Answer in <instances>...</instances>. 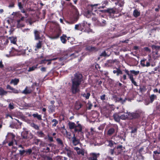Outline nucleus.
I'll use <instances>...</instances> for the list:
<instances>
[{"label": "nucleus", "instance_id": "f257e3e1", "mask_svg": "<svg viewBox=\"0 0 160 160\" xmlns=\"http://www.w3.org/2000/svg\"><path fill=\"white\" fill-rule=\"evenodd\" d=\"M82 81L83 76L82 74L77 72L74 74V78L72 80V84L71 88L73 94H75L79 92V86Z\"/></svg>", "mask_w": 160, "mask_h": 160}, {"label": "nucleus", "instance_id": "f03ea898", "mask_svg": "<svg viewBox=\"0 0 160 160\" xmlns=\"http://www.w3.org/2000/svg\"><path fill=\"white\" fill-rule=\"evenodd\" d=\"M126 74H123L122 76L121 77V78L123 80H125L127 79V75L128 77L131 82L135 86H138L137 82L135 81L133 77L137 76L140 73L139 71H135V70H130V71L126 69L123 70Z\"/></svg>", "mask_w": 160, "mask_h": 160}, {"label": "nucleus", "instance_id": "7ed1b4c3", "mask_svg": "<svg viewBox=\"0 0 160 160\" xmlns=\"http://www.w3.org/2000/svg\"><path fill=\"white\" fill-rule=\"evenodd\" d=\"M91 24L88 23L85 21H83L82 23L78 24H76L74 28L76 30L80 31L82 32H85L88 28L90 27Z\"/></svg>", "mask_w": 160, "mask_h": 160}, {"label": "nucleus", "instance_id": "20e7f679", "mask_svg": "<svg viewBox=\"0 0 160 160\" xmlns=\"http://www.w3.org/2000/svg\"><path fill=\"white\" fill-rule=\"evenodd\" d=\"M79 55L78 52V51H75L74 52L70 51H68L67 53L64 54V55L59 58L60 61H64L67 58L70 57L71 59H73L76 58Z\"/></svg>", "mask_w": 160, "mask_h": 160}, {"label": "nucleus", "instance_id": "39448f33", "mask_svg": "<svg viewBox=\"0 0 160 160\" xmlns=\"http://www.w3.org/2000/svg\"><path fill=\"white\" fill-rule=\"evenodd\" d=\"M78 14L79 13L78 11L76 10L75 12V15L70 16L69 17L68 20H65V22L66 23L69 24H74L77 22L78 19Z\"/></svg>", "mask_w": 160, "mask_h": 160}, {"label": "nucleus", "instance_id": "423d86ee", "mask_svg": "<svg viewBox=\"0 0 160 160\" xmlns=\"http://www.w3.org/2000/svg\"><path fill=\"white\" fill-rule=\"evenodd\" d=\"M100 5V4L89 5L87 7V9H88L92 12H96L98 13L100 12H102L101 10L97 9V8H100L99 7H98V6Z\"/></svg>", "mask_w": 160, "mask_h": 160}, {"label": "nucleus", "instance_id": "0eeeda50", "mask_svg": "<svg viewBox=\"0 0 160 160\" xmlns=\"http://www.w3.org/2000/svg\"><path fill=\"white\" fill-rule=\"evenodd\" d=\"M117 32L115 34L113 38H117L121 36L126 34V32L122 30V27L120 26L119 28L117 29Z\"/></svg>", "mask_w": 160, "mask_h": 160}, {"label": "nucleus", "instance_id": "6e6552de", "mask_svg": "<svg viewBox=\"0 0 160 160\" xmlns=\"http://www.w3.org/2000/svg\"><path fill=\"white\" fill-rule=\"evenodd\" d=\"M140 114L137 112H129V119H138L140 117Z\"/></svg>", "mask_w": 160, "mask_h": 160}, {"label": "nucleus", "instance_id": "1a4fd4ad", "mask_svg": "<svg viewBox=\"0 0 160 160\" xmlns=\"http://www.w3.org/2000/svg\"><path fill=\"white\" fill-rule=\"evenodd\" d=\"M101 11L103 13H108L110 15L116 13V8H108L107 9L102 10Z\"/></svg>", "mask_w": 160, "mask_h": 160}, {"label": "nucleus", "instance_id": "9d476101", "mask_svg": "<svg viewBox=\"0 0 160 160\" xmlns=\"http://www.w3.org/2000/svg\"><path fill=\"white\" fill-rule=\"evenodd\" d=\"M56 33L53 34L49 37L50 39H56L59 38L61 34V31L60 29L58 28L57 31H55Z\"/></svg>", "mask_w": 160, "mask_h": 160}, {"label": "nucleus", "instance_id": "9b49d317", "mask_svg": "<svg viewBox=\"0 0 160 160\" xmlns=\"http://www.w3.org/2000/svg\"><path fill=\"white\" fill-rule=\"evenodd\" d=\"M9 53L11 56L20 55L21 54V52L19 50L13 47L12 48L11 50L9 51Z\"/></svg>", "mask_w": 160, "mask_h": 160}, {"label": "nucleus", "instance_id": "f8f14e48", "mask_svg": "<svg viewBox=\"0 0 160 160\" xmlns=\"http://www.w3.org/2000/svg\"><path fill=\"white\" fill-rule=\"evenodd\" d=\"M85 49L90 52H95L98 50V48L95 47L87 45Z\"/></svg>", "mask_w": 160, "mask_h": 160}, {"label": "nucleus", "instance_id": "ddd939ff", "mask_svg": "<svg viewBox=\"0 0 160 160\" xmlns=\"http://www.w3.org/2000/svg\"><path fill=\"white\" fill-rule=\"evenodd\" d=\"M118 128V126L117 125H114L113 127H110L108 131L107 134L109 136H111L114 133L115 129Z\"/></svg>", "mask_w": 160, "mask_h": 160}, {"label": "nucleus", "instance_id": "4468645a", "mask_svg": "<svg viewBox=\"0 0 160 160\" xmlns=\"http://www.w3.org/2000/svg\"><path fill=\"white\" fill-rule=\"evenodd\" d=\"M82 127L80 123H78L76 125L74 129V131L75 132H78V133L80 132L82 134H83V132H82Z\"/></svg>", "mask_w": 160, "mask_h": 160}, {"label": "nucleus", "instance_id": "2eb2a0df", "mask_svg": "<svg viewBox=\"0 0 160 160\" xmlns=\"http://www.w3.org/2000/svg\"><path fill=\"white\" fill-rule=\"evenodd\" d=\"M34 34L35 38L36 40H38L40 39V36H43L42 32L41 31H38L37 30H35L34 31Z\"/></svg>", "mask_w": 160, "mask_h": 160}, {"label": "nucleus", "instance_id": "dca6fc26", "mask_svg": "<svg viewBox=\"0 0 160 160\" xmlns=\"http://www.w3.org/2000/svg\"><path fill=\"white\" fill-rule=\"evenodd\" d=\"M74 149L77 152L78 155H81L82 156H84L85 150L83 148H80L78 147H75Z\"/></svg>", "mask_w": 160, "mask_h": 160}, {"label": "nucleus", "instance_id": "f3484780", "mask_svg": "<svg viewBox=\"0 0 160 160\" xmlns=\"http://www.w3.org/2000/svg\"><path fill=\"white\" fill-rule=\"evenodd\" d=\"M99 155V153H91L90 154V157H89L88 159L89 160H98L97 158Z\"/></svg>", "mask_w": 160, "mask_h": 160}, {"label": "nucleus", "instance_id": "a211bd4d", "mask_svg": "<svg viewBox=\"0 0 160 160\" xmlns=\"http://www.w3.org/2000/svg\"><path fill=\"white\" fill-rule=\"evenodd\" d=\"M24 19V17H22L20 19L17 20V26L19 27H22L24 26V24L22 22Z\"/></svg>", "mask_w": 160, "mask_h": 160}, {"label": "nucleus", "instance_id": "6ab92c4d", "mask_svg": "<svg viewBox=\"0 0 160 160\" xmlns=\"http://www.w3.org/2000/svg\"><path fill=\"white\" fill-rule=\"evenodd\" d=\"M82 103L79 101H77L74 104V108L76 110H79L82 106Z\"/></svg>", "mask_w": 160, "mask_h": 160}, {"label": "nucleus", "instance_id": "aec40b11", "mask_svg": "<svg viewBox=\"0 0 160 160\" xmlns=\"http://www.w3.org/2000/svg\"><path fill=\"white\" fill-rule=\"evenodd\" d=\"M115 62V61L112 60H107L105 64V66L107 67H111L113 66Z\"/></svg>", "mask_w": 160, "mask_h": 160}, {"label": "nucleus", "instance_id": "412c9836", "mask_svg": "<svg viewBox=\"0 0 160 160\" xmlns=\"http://www.w3.org/2000/svg\"><path fill=\"white\" fill-rule=\"evenodd\" d=\"M28 132L25 131L22 132L21 133V137L22 139H29V137L28 136Z\"/></svg>", "mask_w": 160, "mask_h": 160}, {"label": "nucleus", "instance_id": "4be33fe9", "mask_svg": "<svg viewBox=\"0 0 160 160\" xmlns=\"http://www.w3.org/2000/svg\"><path fill=\"white\" fill-rule=\"evenodd\" d=\"M113 72L114 74H116L117 76L122 74V72L119 68H116V70H114Z\"/></svg>", "mask_w": 160, "mask_h": 160}, {"label": "nucleus", "instance_id": "5701e85b", "mask_svg": "<svg viewBox=\"0 0 160 160\" xmlns=\"http://www.w3.org/2000/svg\"><path fill=\"white\" fill-rule=\"evenodd\" d=\"M116 149L118 150V154H120L122 150L125 149V147H123L122 145H119L117 147H116Z\"/></svg>", "mask_w": 160, "mask_h": 160}, {"label": "nucleus", "instance_id": "b1692460", "mask_svg": "<svg viewBox=\"0 0 160 160\" xmlns=\"http://www.w3.org/2000/svg\"><path fill=\"white\" fill-rule=\"evenodd\" d=\"M67 36L66 34H63L60 37V40L62 43L63 44H66L67 42Z\"/></svg>", "mask_w": 160, "mask_h": 160}, {"label": "nucleus", "instance_id": "393cba45", "mask_svg": "<svg viewBox=\"0 0 160 160\" xmlns=\"http://www.w3.org/2000/svg\"><path fill=\"white\" fill-rule=\"evenodd\" d=\"M32 92V90L31 89H28V87L26 86L24 90L22 91V93L25 94H27L31 93Z\"/></svg>", "mask_w": 160, "mask_h": 160}, {"label": "nucleus", "instance_id": "a878e982", "mask_svg": "<svg viewBox=\"0 0 160 160\" xmlns=\"http://www.w3.org/2000/svg\"><path fill=\"white\" fill-rule=\"evenodd\" d=\"M120 119L122 120L129 119V112L124 113L123 114L120 115Z\"/></svg>", "mask_w": 160, "mask_h": 160}, {"label": "nucleus", "instance_id": "bb28decb", "mask_svg": "<svg viewBox=\"0 0 160 160\" xmlns=\"http://www.w3.org/2000/svg\"><path fill=\"white\" fill-rule=\"evenodd\" d=\"M32 116L34 118H36L38 120L40 121L42 120V116L41 115L39 114L38 113H33L32 115Z\"/></svg>", "mask_w": 160, "mask_h": 160}, {"label": "nucleus", "instance_id": "cd10ccee", "mask_svg": "<svg viewBox=\"0 0 160 160\" xmlns=\"http://www.w3.org/2000/svg\"><path fill=\"white\" fill-rule=\"evenodd\" d=\"M72 142L74 145H77L79 143V140L77 139L75 136V134H74V136L72 138Z\"/></svg>", "mask_w": 160, "mask_h": 160}, {"label": "nucleus", "instance_id": "c85d7f7f", "mask_svg": "<svg viewBox=\"0 0 160 160\" xmlns=\"http://www.w3.org/2000/svg\"><path fill=\"white\" fill-rule=\"evenodd\" d=\"M56 141L57 142V144L62 147H63L64 146V144L62 141L61 139L59 138H56Z\"/></svg>", "mask_w": 160, "mask_h": 160}, {"label": "nucleus", "instance_id": "c756f323", "mask_svg": "<svg viewBox=\"0 0 160 160\" xmlns=\"http://www.w3.org/2000/svg\"><path fill=\"white\" fill-rule=\"evenodd\" d=\"M68 125L69 128L70 130L74 129L76 125L74 122H68Z\"/></svg>", "mask_w": 160, "mask_h": 160}, {"label": "nucleus", "instance_id": "7c9ffc66", "mask_svg": "<svg viewBox=\"0 0 160 160\" xmlns=\"http://www.w3.org/2000/svg\"><path fill=\"white\" fill-rule=\"evenodd\" d=\"M113 117L115 121L117 122H119L120 119V115L119 114L115 113L113 115Z\"/></svg>", "mask_w": 160, "mask_h": 160}, {"label": "nucleus", "instance_id": "2f4dec72", "mask_svg": "<svg viewBox=\"0 0 160 160\" xmlns=\"http://www.w3.org/2000/svg\"><path fill=\"white\" fill-rule=\"evenodd\" d=\"M86 17L89 18H90L92 15V14H95L94 12H92L90 10H89L88 9H87V11L86 12Z\"/></svg>", "mask_w": 160, "mask_h": 160}, {"label": "nucleus", "instance_id": "473e14b6", "mask_svg": "<svg viewBox=\"0 0 160 160\" xmlns=\"http://www.w3.org/2000/svg\"><path fill=\"white\" fill-rule=\"evenodd\" d=\"M36 134L40 138H44L45 136V134L42 131L37 132Z\"/></svg>", "mask_w": 160, "mask_h": 160}, {"label": "nucleus", "instance_id": "72a5a7b5", "mask_svg": "<svg viewBox=\"0 0 160 160\" xmlns=\"http://www.w3.org/2000/svg\"><path fill=\"white\" fill-rule=\"evenodd\" d=\"M19 79L15 78L14 79H12L11 82L10 83H13L14 85H16L18 84V83L19 82Z\"/></svg>", "mask_w": 160, "mask_h": 160}, {"label": "nucleus", "instance_id": "f704fd0d", "mask_svg": "<svg viewBox=\"0 0 160 160\" xmlns=\"http://www.w3.org/2000/svg\"><path fill=\"white\" fill-rule=\"evenodd\" d=\"M67 151V155L70 158H72V154H73V151H72L68 149H66Z\"/></svg>", "mask_w": 160, "mask_h": 160}, {"label": "nucleus", "instance_id": "c9c22d12", "mask_svg": "<svg viewBox=\"0 0 160 160\" xmlns=\"http://www.w3.org/2000/svg\"><path fill=\"white\" fill-rule=\"evenodd\" d=\"M30 126L32 127L33 128L36 130H38L39 129V126L34 123L32 122L30 124Z\"/></svg>", "mask_w": 160, "mask_h": 160}, {"label": "nucleus", "instance_id": "e433bc0d", "mask_svg": "<svg viewBox=\"0 0 160 160\" xmlns=\"http://www.w3.org/2000/svg\"><path fill=\"white\" fill-rule=\"evenodd\" d=\"M51 122L53 123L52 125V127H55L57 125L58 123V121L55 119H53L51 120Z\"/></svg>", "mask_w": 160, "mask_h": 160}, {"label": "nucleus", "instance_id": "4c0bfd02", "mask_svg": "<svg viewBox=\"0 0 160 160\" xmlns=\"http://www.w3.org/2000/svg\"><path fill=\"white\" fill-rule=\"evenodd\" d=\"M9 39L11 43L14 44L16 43L17 40L16 38L14 37H9Z\"/></svg>", "mask_w": 160, "mask_h": 160}, {"label": "nucleus", "instance_id": "58836bf2", "mask_svg": "<svg viewBox=\"0 0 160 160\" xmlns=\"http://www.w3.org/2000/svg\"><path fill=\"white\" fill-rule=\"evenodd\" d=\"M108 146L110 147L111 148H112L113 147V145L114 144H116V143L112 141V140H109L108 141Z\"/></svg>", "mask_w": 160, "mask_h": 160}, {"label": "nucleus", "instance_id": "ea45409f", "mask_svg": "<svg viewBox=\"0 0 160 160\" xmlns=\"http://www.w3.org/2000/svg\"><path fill=\"white\" fill-rule=\"evenodd\" d=\"M127 99L125 98V99L123 100L122 98H119L117 97L116 100L119 102H120L122 104H124L126 101Z\"/></svg>", "mask_w": 160, "mask_h": 160}, {"label": "nucleus", "instance_id": "a19ab883", "mask_svg": "<svg viewBox=\"0 0 160 160\" xmlns=\"http://www.w3.org/2000/svg\"><path fill=\"white\" fill-rule=\"evenodd\" d=\"M140 15V12H139L137 9L134 10L133 12V15L136 18L138 17Z\"/></svg>", "mask_w": 160, "mask_h": 160}, {"label": "nucleus", "instance_id": "79ce46f5", "mask_svg": "<svg viewBox=\"0 0 160 160\" xmlns=\"http://www.w3.org/2000/svg\"><path fill=\"white\" fill-rule=\"evenodd\" d=\"M7 93V92L4 90L2 88L0 87V95L3 96L5 95Z\"/></svg>", "mask_w": 160, "mask_h": 160}, {"label": "nucleus", "instance_id": "37998d69", "mask_svg": "<svg viewBox=\"0 0 160 160\" xmlns=\"http://www.w3.org/2000/svg\"><path fill=\"white\" fill-rule=\"evenodd\" d=\"M115 149L116 147H114L113 149H110L109 150L108 153H110L112 155H113L114 153H115Z\"/></svg>", "mask_w": 160, "mask_h": 160}, {"label": "nucleus", "instance_id": "c03bdc74", "mask_svg": "<svg viewBox=\"0 0 160 160\" xmlns=\"http://www.w3.org/2000/svg\"><path fill=\"white\" fill-rule=\"evenodd\" d=\"M55 107L54 105H51L48 107V108L51 112H52L55 111Z\"/></svg>", "mask_w": 160, "mask_h": 160}, {"label": "nucleus", "instance_id": "a18cd8bd", "mask_svg": "<svg viewBox=\"0 0 160 160\" xmlns=\"http://www.w3.org/2000/svg\"><path fill=\"white\" fill-rule=\"evenodd\" d=\"M26 151V154H25L24 156H26L27 155H30L31 154L32 151L31 149L29 148Z\"/></svg>", "mask_w": 160, "mask_h": 160}, {"label": "nucleus", "instance_id": "49530a36", "mask_svg": "<svg viewBox=\"0 0 160 160\" xmlns=\"http://www.w3.org/2000/svg\"><path fill=\"white\" fill-rule=\"evenodd\" d=\"M92 106V104L90 102L88 101L87 104V108L88 110H90Z\"/></svg>", "mask_w": 160, "mask_h": 160}, {"label": "nucleus", "instance_id": "de8ad7c7", "mask_svg": "<svg viewBox=\"0 0 160 160\" xmlns=\"http://www.w3.org/2000/svg\"><path fill=\"white\" fill-rule=\"evenodd\" d=\"M108 3V2L107 0L104 1L103 2H102V5L104 4V5L100 6H99V8H105V7L106 5H107Z\"/></svg>", "mask_w": 160, "mask_h": 160}, {"label": "nucleus", "instance_id": "09e8293b", "mask_svg": "<svg viewBox=\"0 0 160 160\" xmlns=\"http://www.w3.org/2000/svg\"><path fill=\"white\" fill-rule=\"evenodd\" d=\"M84 97H85L86 99H89L90 96V93L89 92H88L86 94L84 93L82 95Z\"/></svg>", "mask_w": 160, "mask_h": 160}, {"label": "nucleus", "instance_id": "8fccbe9b", "mask_svg": "<svg viewBox=\"0 0 160 160\" xmlns=\"http://www.w3.org/2000/svg\"><path fill=\"white\" fill-rule=\"evenodd\" d=\"M38 65H36V66H34L32 67H29L28 71L31 72L34 70L35 69L37 68Z\"/></svg>", "mask_w": 160, "mask_h": 160}, {"label": "nucleus", "instance_id": "3c124183", "mask_svg": "<svg viewBox=\"0 0 160 160\" xmlns=\"http://www.w3.org/2000/svg\"><path fill=\"white\" fill-rule=\"evenodd\" d=\"M146 61V59H143L141 61V64L143 67H145V63Z\"/></svg>", "mask_w": 160, "mask_h": 160}, {"label": "nucleus", "instance_id": "603ef678", "mask_svg": "<svg viewBox=\"0 0 160 160\" xmlns=\"http://www.w3.org/2000/svg\"><path fill=\"white\" fill-rule=\"evenodd\" d=\"M131 129H132V130L131 132V133H135L137 132V127H135L134 128H133V127H131Z\"/></svg>", "mask_w": 160, "mask_h": 160}, {"label": "nucleus", "instance_id": "864d4df0", "mask_svg": "<svg viewBox=\"0 0 160 160\" xmlns=\"http://www.w3.org/2000/svg\"><path fill=\"white\" fill-rule=\"evenodd\" d=\"M47 136L48 137V140L49 142H54L53 138L52 137L50 136L49 135H48Z\"/></svg>", "mask_w": 160, "mask_h": 160}, {"label": "nucleus", "instance_id": "5fc2aeb1", "mask_svg": "<svg viewBox=\"0 0 160 160\" xmlns=\"http://www.w3.org/2000/svg\"><path fill=\"white\" fill-rule=\"evenodd\" d=\"M109 55H108L106 52L105 51H104L102 52L100 54V56L101 57H108L109 56Z\"/></svg>", "mask_w": 160, "mask_h": 160}, {"label": "nucleus", "instance_id": "6e6d98bb", "mask_svg": "<svg viewBox=\"0 0 160 160\" xmlns=\"http://www.w3.org/2000/svg\"><path fill=\"white\" fill-rule=\"evenodd\" d=\"M156 98V96L154 94L152 95L150 97V99L151 102H152L154 100V99Z\"/></svg>", "mask_w": 160, "mask_h": 160}, {"label": "nucleus", "instance_id": "4d7b16f0", "mask_svg": "<svg viewBox=\"0 0 160 160\" xmlns=\"http://www.w3.org/2000/svg\"><path fill=\"white\" fill-rule=\"evenodd\" d=\"M36 47L38 49L41 48L42 47V42L41 41H39L37 43Z\"/></svg>", "mask_w": 160, "mask_h": 160}, {"label": "nucleus", "instance_id": "13d9d810", "mask_svg": "<svg viewBox=\"0 0 160 160\" xmlns=\"http://www.w3.org/2000/svg\"><path fill=\"white\" fill-rule=\"evenodd\" d=\"M8 108L10 110L14 109V104L13 103H10L8 105Z\"/></svg>", "mask_w": 160, "mask_h": 160}, {"label": "nucleus", "instance_id": "bf43d9fd", "mask_svg": "<svg viewBox=\"0 0 160 160\" xmlns=\"http://www.w3.org/2000/svg\"><path fill=\"white\" fill-rule=\"evenodd\" d=\"M34 140H35L34 143L36 145H38V143L39 142H40L41 141V140L40 139H38V138L35 139Z\"/></svg>", "mask_w": 160, "mask_h": 160}, {"label": "nucleus", "instance_id": "052dcab7", "mask_svg": "<svg viewBox=\"0 0 160 160\" xmlns=\"http://www.w3.org/2000/svg\"><path fill=\"white\" fill-rule=\"evenodd\" d=\"M106 95L105 94H103L100 96V99L101 100L104 101L106 100Z\"/></svg>", "mask_w": 160, "mask_h": 160}, {"label": "nucleus", "instance_id": "680f3d73", "mask_svg": "<svg viewBox=\"0 0 160 160\" xmlns=\"http://www.w3.org/2000/svg\"><path fill=\"white\" fill-rule=\"evenodd\" d=\"M86 31H85V32H87L88 33H89L90 32L94 33V32H93L92 29H90V27H89V28H88Z\"/></svg>", "mask_w": 160, "mask_h": 160}, {"label": "nucleus", "instance_id": "e2e57ef3", "mask_svg": "<svg viewBox=\"0 0 160 160\" xmlns=\"http://www.w3.org/2000/svg\"><path fill=\"white\" fill-rule=\"evenodd\" d=\"M43 151L44 152H48L50 151V148L48 147H46V148H43Z\"/></svg>", "mask_w": 160, "mask_h": 160}, {"label": "nucleus", "instance_id": "0e129e2a", "mask_svg": "<svg viewBox=\"0 0 160 160\" xmlns=\"http://www.w3.org/2000/svg\"><path fill=\"white\" fill-rule=\"evenodd\" d=\"M19 154L21 156H24V153H26L25 150H19Z\"/></svg>", "mask_w": 160, "mask_h": 160}, {"label": "nucleus", "instance_id": "69168bd1", "mask_svg": "<svg viewBox=\"0 0 160 160\" xmlns=\"http://www.w3.org/2000/svg\"><path fill=\"white\" fill-rule=\"evenodd\" d=\"M153 48L154 49H155L156 50H160V46H157L154 45L153 46Z\"/></svg>", "mask_w": 160, "mask_h": 160}, {"label": "nucleus", "instance_id": "338daca9", "mask_svg": "<svg viewBox=\"0 0 160 160\" xmlns=\"http://www.w3.org/2000/svg\"><path fill=\"white\" fill-rule=\"evenodd\" d=\"M144 50L146 52H151V49L148 47H146L144 48Z\"/></svg>", "mask_w": 160, "mask_h": 160}, {"label": "nucleus", "instance_id": "774afa93", "mask_svg": "<svg viewBox=\"0 0 160 160\" xmlns=\"http://www.w3.org/2000/svg\"><path fill=\"white\" fill-rule=\"evenodd\" d=\"M56 160H63V157L61 156H58L56 157Z\"/></svg>", "mask_w": 160, "mask_h": 160}]
</instances>
